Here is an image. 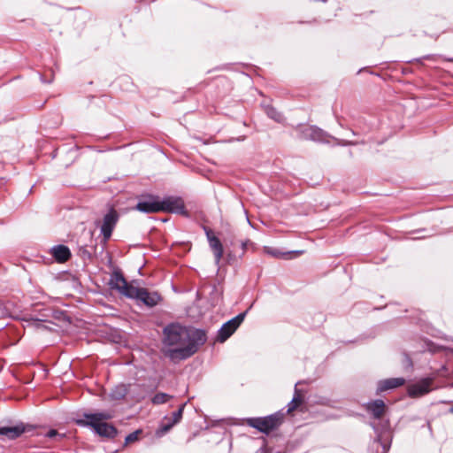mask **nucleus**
Listing matches in <instances>:
<instances>
[{"label":"nucleus","instance_id":"1a4fd4ad","mask_svg":"<svg viewBox=\"0 0 453 453\" xmlns=\"http://www.w3.org/2000/svg\"><path fill=\"white\" fill-rule=\"evenodd\" d=\"M431 390V380L429 379L423 380L419 382L411 385L408 388V394L411 397L422 396Z\"/></svg>","mask_w":453,"mask_h":453},{"label":"nucleus","instance_id":"aec40b11","mask_svg":"<svg viewBox=\"0 0 453 453\" xmlns=\"http://www.w3.org/2000/svg\"><path fill=\"white\" fill-rule=\"evenodd\" d=\"M127 394V389L124 385L117 386L111 393V396L114 400H121Z\"/></svg>","mask_w":453,"mask_h":453},{"label":"nucleus","instance_id":"bb28decb","mask_svg":"<svg viewBox=\"0 0 453 453\" xmlns=\"http://www.w3.org/2000/svg\"><path fill=\"white\" fill-rule=\"evenodd\" d=\"M175 424H173V422H171L170 420H167V423H165L162 425L161 426V431L163 433H166L168 432L170 429H172V427L174 426Z\"/></svg>","mask_w":453,"mask_h":453},{"label":"nucleus","instance_id":"7c9ffc66","mask_svg":"<svg viewBox=\"0 0 453 453\" xmlns=\"http://www.w3.org/2000/svg\"><path fill=\"white\" fill-rule=\"evenodd\" d=\"M248 242H249V241L242 242L241 246H242V253L241 256H242L244 254Z\"/></svg>","mask_w":453,"mask_h":453},{"label":"nucleus","instance_id":"a211bd4d","mask_svg":"<svg viewBox=\"0 0 453 453\" xmlns=\"http://www.w3.org/2000/svg\"><path fill=\"white\" fill-rule=\"evenodd\" d=\"M142 288H136L127 283L119 293L128 298L136 299L138 301Z\"/></svg>","mask_w":453,"mask_h":453},{"label":"nucleus","instance_id":"412c9836","mask_svg":"<svg viewBox=\"0 0 453 453\" xmlns=\"http://www.w3.org/2000/svg\"><path fill=\"white\" fill-rule=\"evenodd\" d=\"M173 398V395H168L166 393H157L151 398V403L154 405H159L165 403L167 401Z\"/></svg>","mask_w":453,"mask_h":453},{"label":"nucleus","instance_id":"9d476101","mask_svg":"<svg viewBox=\"0 0 453 453\" xmlns=\"http://www.w3.org/2000/svg\"><path fill=\"white\" fill-rule=\"evenodd\" d=\"M365 410L370 413L373 418L380 419L385 413L386 405L385 403L380 399H376L368 402L365 405Z\"/></svg>","mask_w":453,"mask_h":453},{"label":"nucleus","instance_id":"20e7f679","mask_svg":"<svg viewBox=\"0 0 453 453\" xmlns=\"http://www.w3.org/2000/svg\"><path fill=\"white\" fill-rule=\"evenodd\" d=\"M300 132V138L303 140H309L316 142H321V143H328L329 140L332 139L336 142L337 145L342 146H349V145H354L356 142L347 141V140H340L336 137L332 136L327 132L324 131L323 129L319 128L317 126H306V127H299Z\"/></svg>","mask_w":453,"mask_h":453},{"label":"nucleus","instance_id":"9b49d317","mask_svg":"<svg viewBox=\"0 0 453 453\" xmlns=\"http://www.w3.org/2000/svg\"><path fill=\"white\" fill-rule=\"evenodd\" d=\"M27 431V426L19 423L13 426H1L0 435L6 436L9 440H15Z\"/></svg>","mask_w":453,"mask_h":453},{"label":"nucleus","instance_id":"f03ea898","mask_svg":"<svg viewBox=\"0 0 453 453\" xmlns=\"http://www.w3.org/2000/svg\"><path fill=\"white\" fill-rule=\"evenodd\" d=\"M85 419H77L76 424L81 426H89L94 432L101 437L112 439L117 434V428L104 422L105 420L111 419L112 415L108 411H102L96 413H83Z\"/></svg>","mask_w":453,"mask_h":453},{"label":"nucleus","instance_id":"393cba45","mask_svg":"<svg viewBox=\"0 0 453 453\" xmlns=\"http://www.w3.org/2000/svg\"><path fill=\"white\" fill-rule=\"evenodd\" d=\"M139 434H140V431H139V430L134 431V432H133V433L129 434L126 437V439H125V442H126V444H129V443H131V442H134V441H137V440H138V435H139Z\"/></svg>","mask_w":453,"mask_h":453},{"label":"nucleus","instance_id":"72a5a7b5","mask_svg":"<svg viewBox=\"0 0 453 453\" xmlns=\"http://www.w3.org/2000/svg\"><path fill=\"white\" fill-rule=\"evenodd\" d=\"M448 60L450 62H453V58H449Z\"/></svg>","mask_w":453,"mask_h":453},{"label":"nucleus","instance_id":"4468645a","mask_svg":"<svg viewBox=\"0 0 453 453\" xmlns=\"http://www.w3.org/2000/svg\"><path fill=\"white\" fill-rule=\"evenodd\" d=\"M160 300L161 296L157 292H150L148 289L143 288L138 301L142 302L148 307H154Z\"/></svg>","mask_w":453,"mask_h":453},{"label":"nucleus","instance_id":"c756f323","mask_svg":"<svg viewBox=\"0 0 453 453\" xmlns=\"http://www.w3.org/2000/svg\"><path fill=\"white\" fill-rule=\"evenodd\" d=\"M205 230V234H206V236H207V239H208V242L210 241V238H213V237H216L215 235H213L211 229L209 228H204Z\"/></svg>","mask_w":453,"mask_h":453},{"label":"nucleus","instance_id":"f3484780","mask_svg":"<svg viewBox=\"0 0 453 453\" xmlns=\"http://www.w3.org/2000/svg\"><path fill=\"white\" fill-rule=\"evenodd\" d=\"M209 244L213 250L215 263L219 265L223 256V246L218 237L210 238Z\"/></svg>","mask_w":453,"mask_h":453},{"label":"nucleus","instance_id":"6ab92c4d","mask_svg":"<svg viewBox=\"0 0 453 453\" xmlns=\"http://www.w3.org/2000/svg\"><path fill=\"white\" fill-rule=\"evenodd\" d=\"M265 111L266 115L270 119H273L274 121H276L278 123L283 122V120H284L283 115L280 111H278L275 108H273V106H270V105L266 106Z\"/></svg>","mask_w":453,"mask_h":453},{"label":"nucleus","instance_id":"ddd939ff","mask_svg":"<svg viewBox=\"0 0 453 453\" xmlns=\"http://www.w3.org/2000/svg\"><path fill=\"white\" fill-rule=\"evenodd\" d=\"M405 380L403 378H390L380 380L377 386V394H380L384 391L394 389L401 387L404 384Z\"/></svg>","mask_w":453,"mask_h":453},{"label":"nucleus","instance_id":"2eb2a0df","mask_svg":"<svg viewBox=\"0 0 453 453\" xmlns=\"http://www.w3.org/2000/svg\"><path fill=\"white\" fill-rule=\"evenodd\" d=\"M50 253L58 263L66 262L71 257L69 248L63 244L53 246Z\"/></svg>","mask_w":453,"mask_h":453},{"label":"nucleus","instance_id":"7ed1b4c3","mask_svg":"<svg viewBox=\"0 0 453 453\" xmlns=\"http://www.w3.org/2000/svg\"><path fill=\"white\" fill-rule=\"evenodd\" d=\"M372 426L376 434V437L368 447V453H388L391 442V432L388 421L380 425L375 423Z\"/></svg>","mask_w":453,"mask_h":453},{"label":"nucleus","instance_id":"423d86ee","mask_svg":"<svg viewBox=\"0 0 453 453\" xmlns=\"http://www.w3.org/2000/svg\"><path fill=\"white\" fill-rule=\"evenodd\" d=\"M248 311L249 309L238 314L237 316L226 321L221 326V327L218 331L217 335V341L219 342H225L237 330V328L243 322L248 313Z\"/></svg>","mask_w":453,"mask_h":453},{"label":"nucleus","instance_id":"cd10ccee","mask_svg":"<svg viewBox=\"0 0 453 453\" xmlns=\"http://www.w3.org/2000/svg\"><path fill=\"white\" fill-rule=\"evenodd\" d=\"M46 436L48 438H50V439H53V438H56V437H59V438H62L63 435L59 434L57 430L55 429H51L50 430L47 434H46Z\"/></svg>","mask_w":453,"mask_h":453},{"label":"nucleus","instance_id":"0eeeda50","mask_svg":"<svg viewBox=\"0 0 453 453\" xmlns=\"http://www.w3.org/2000/svg\"><path fill=\"white\" fill-rule=\"evenodd\" d=\"M160 211L188 216L183 200L179 196H167L159 200Z\"/></svg>","mask_w":453,"mask_h":453},{"label":"nucleus","instance_id":"6e6552de","mask_svg":"<svg viewBox=\"0 0 453 453\" xmlns=\"http://www.w3.org/2000/svg\"><path fill=\"white\" fill-rule=\"evenodd\" d=\"M119 219V214L114 208H111L104 216L100 231L105 242L111 238Z\"/></svg>","mask_w":453,"mask_h":453},{"label":"nucleus","instance_id":"f8f14e48","mask_svg":"<svg viewBox=\"0 0 453 453\" xmlns=\"http://www.w3.org/2000/svg\"><path fill=\"white\" fill-rule=\"evenodd\" d=\"M135 209L144 213H155L160 211L159 199L150 197L149 200L140 201Z\"/></svg>","mask_w":453,"mask_h":453},{"label":"nucleus","instance_id":"4be33fe9","mask_svg":"<svg viewBox=\"0 0 453 453\" xmlns=\"http://www.w3.org/2000/svg\"><path fill=\"white\" fill-rule=\"evenodd\" d=\"M186 404H187L186 403L181 404L179 407V409L173 413L172 418L165 417V419L170 420L171 422H173L175 425L178 424L182 418V414H183V411H184Z\"/></svg>","mask_w":453,"mask_h":453},{"label":"nucleus","instance_id":"2f4dec72","mask_svg":"<svg viewBox=\"0 0 453 453\" xmlns=\"http://www.w3.org/2000/svg\"><path fill=\"white\" fill-rule=\"evenodd\" d=\"M449 412L453 413V406L449 409Z\"/></svg>","mask_w":453,"mask_h":453},{"label":"nucleus","instance_id":"b1692460","mask_svg":"<svg viewBox=\"0 0 453 453\" xmlns=\"http://www.w3.org/2000/svg\"><path fill=\"white\" fill-rule=\"evenodd\" d=\"M301 403V399L297 395V391L296 390V395L292 398L291 402L288 403V412L294 411L298 404Z\"/></svg>","mask_w":453,"mask_h":453},{"label":"nucleus","instance_id":"473e14b6","mask_svg":"<svg viewBox=\"0 0 453 453\" xmlns=\"http://www.w3.org/2000/svg\"><path fill=\"white\" fill-rule=\"evenodd\" d=\"M410 365H411V359L409 357H406Z\"/></svg>","mask_w":453,"mask_h":453},{"label":"nucleus","instance_id":"a878e982","mask_svg":"<svg viewBox=\"0 0 453 453\" xmlns=\"http://www.w3.org/2000/svg\"><path fill=\"white\" fill-rule=\"evenodd\" d=\"M34 326L37 329H47L48 327L43 325L44 320L41 319H32Z\"/></svg>","mask_w":453,"mask_h":453},{"label":"nucleus","instance_id":"dca6fc26","mask_svg":"<svg viewBox=\"0 0 453 453\" xmlns=\"http://www.w3.org/2000/svg\"><path fill=\"white\" fill-rule=\"evenodd\" d=\"M127 281L124 278L123 274L119 271H115L111 276L110 279V286L112 289H116L119 292L122 290V288L126 286Z\"/></svg>","mask_w":453,"mask_h":453},{"label":"nucleus","instance_id":"5701e85b","mask_svg":"<svg viewBox=\"0 0 453 453\" xmlns=\"http://www.w3.org/2000/svg\"><path fill=\"white\" fill-rule=\"evenodd\" d=\"M265 250L267 254H269L274 257H283L290 253L300 254L303 252V251L296 250V251H292V252H288V253H284V252H280V250H278L276 249H273V248H269V247H265Z\"/></svg>","mask_w":453,"mask_h":453},{"label":"nucleus","instance_id":"c85d7f7f","mask_svg":"<svg viewBox=\"0 0 453 453\" xmlns=\"http://www.w3.org/2000/svg\"><path fill=\"white\" fill-rule=\"evenodd\" d=\"M39 77H40V81L42 82V83H45V84H50L53 81V75L51 76L50 79H46L44 77V75H42V73H39Z\"/></svg>","mask_w":453,"mask_h":453},{"label":"nucleus","instance_id":"39448f33","mask_svg":"<svg viewBox=\"0 0 453 453\" xmlns=\"http://www.w3.org/2000/svg\"><path fill=\"white\" fill-rule=\"evenodd\" d=\"M284 414L278 411L264 418H249L247 423L250 426L254 427L262 433L269 434L271 431L280 426Z\"/></svg>","mask_w":453,"mask_h":453},{"label":"nucleus","instance_id":"f257e3e1","mask_svg":"<svg viewBox=\"0 0 453 453\" xmlns=\"http://www.w3.org/2000/svg\"><path fill=\"white\" fill-rule=\"evenodd\" d=\"M163 342L173 347L167 352L173 359L184 360L196 354L207 341L205 330L194 326H185L180 323H171L164 327Z\"/></svg>","mask_w":453,"mask_h":453}]
</instances>
